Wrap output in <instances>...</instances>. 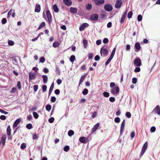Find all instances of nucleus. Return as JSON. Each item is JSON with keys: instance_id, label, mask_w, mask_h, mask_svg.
Returning a JSON list of instances; mask_svg holds the SVG:
<instances>
[{"instance_id": "37", "label": "nucleus", "mask_w": 160, "mask_h": 160, "mask_svg": "<svg viewBox=\"0 0 160 160\" xmlns=\"http://www.w3.org/2000/svg\"><path fill=\"white\" fill-rule=\"evenodd\" d=\"M132 14H133V13H132V11H131L129 12L128 14V18L129 19L131 18L132 17Z\"/></svg>"}, {"instance_id": "56", "label": "nucleus", "mask_w": 160, "mask_h": 160, "mask_svg": "<svg viewBox=\"0 0 160 160\" xmlns=\"http://www.w3.org/2000/svg\"><path fill=\"white\" fill-rule=\"evenodd\" d=\"M108 42V39L107 38H104L103 40V42L104 44H106Z\"/></svg>"}, {"instance_id": "40", "label": "nucleus", "mask_w": 160, "mask_h": 160, "mask_svg": "<svg viewBox=\"0 0 160 160\" xmlns=\"http://www.w3.org/2000/svg\"><path fill=\"white\" fill-rule=\"evenodd\" d=\"M103 13H102L100 14V18H103L106 16V12L105 11L102 12Z\"/></svg>"}, {"instance_id": "6", "label": "nucleus", "mask_w": 160, "mask_h": 160, "mask_svg": "<svg viewBox=\"0 0 160 160\" xmlns=\"http://www.w3.org/2000/svg\"><path fill=\"white\" fill-rule=\"evenodd\" d=\"M90 18L91 21H95L98 20V16L97 14H93L90 16Z\"/></svg>"}, {"instance_id": "49", "label": "nucleus", "mask_w": 160, "mask_h": 160, "mask_svg": "<svg viewBox=\"0 0 160 160\" xmlns=\"http://www.w3.org/2000/svg\"><path fill=\"white\" fill-rule=\"evenodd\" d=\"M17 88H13L10 91V93H13L16 91Z\"/></svg>"}, {"instance_id": "52", "label": "nucleus", "mask_w": 160, "mask_h": 160, "mask_svg": "<svg viewBox=\"0 0 160 160\" xmlns=\"http://www.w3.org/2000/svg\"><path fill=\"white\" fill-rule=\"evenodd\" d=\"M126 116L128 118H130L131 117V115L130 112H127L126 113Z\"/></svg>"}, {"instance_id": "23", "label": "nucleus", "mask_w": 160, "mask_h": 160, "mask_svg": "<svg viewBox=\"0 0 160 160\" xmlns=\"http://www.w3.org/2000/svg\"><path fill=\"white\" fill-rule=\"evenodd\" d=\"M11 129L10 126H8L7 128V134L8 136H10L11 134Z\"/></svg>"}, {"instance_id": "30", "label": "nucleus", "mask_w": 160, "mask_h": 160, "mask_svg": "<svg viewBox=\"0 0 160 160\" xmlns=\"http://www.w3.org/2000/svg\"><path fill=\"white\" fill-rule=\"evenodd\" d=\"M59 45V43L58 42H55L53 44V47L54 48L58 47Z\"/></svg>"}, {"instance_id": "7", "label": "nucleus", "mask_w": 160, "mask_h": 160, "mask_svg": "<svg viewBox=\"0 0 160 160\" xmlns=\"http://www.w3.org/2000/svg\"><path fill=\"white\" fill-rule=\"evenodd\" d=\"M122 4V0H116L115 7L117 8H120Z\"/></svg>"}, {"instance_id": "13", "label": "nucleus", "mask_w": 160, "mask_h": 160, "mask_svg": "<svg viewBox=\"0 0 160 160\" xmlns=\"http://www.w3.org/2000/svg\"><path fill=\"white\" fill-rule=\"evenodd\" d=\"M29 81L34 80L36 78V75L34 73L32 72H30L29 74Z\"/></svg>"}, {"instance_id": "50", "label": "nucleus", "mask_w": 160, "mask_h": 160, "mask_svg": "<svg viewBox=\"0 0 160 160\" xmlns=\"http://www.w3.org/2000/svg\"><path fill=\"white\" fill-rule=\"evenodd\" d=\"M140 71V68L139 67H136L135 69L134 70V71L135 72H139Z\"/></svg>"}, {"instance_id": "51", "label": "nucleus", "mask_w": 160, "mask_h": 160, "mask_svg": "<svg viewBox=\"0 0 160 160\" xmlns=\"http://www.w3.org/2000/svg\"><path fill=\"white\" fill-rule=\"evenodd\" d=\"M56 98L54 96L51 97V101L52 102H54L56 101Z\"/></svg>"}, {"instance_id": "10", "label": "nucleus", "mask_w": 160, "mask_h": 160, "mask_svg": "<svg viewBox=\"0 0 160 160\" xmlns=\"http://www.w3.org/2000/svg\"><path fill=\"white\" fill-rule=\"evenodd\" d=\"M141 46L139 42H136L135 44V51L136 52H138L140 50Z\"/></svg>"}, {"instance_id": "55", "label": "nucleus", "mask_w": 160, "mask_h": 160, "mask_svg": "<svg viewBox=\"0 0 160 160\" xmlns=\"http://www.w3.org/2000/svg\"><path fill=\"white\" fill-rule=\"evenodd\" d=\"M45 59L44 57H42L40 58V62L43 63L45 61Z\"/></svg>"}, {"instance_id": "24", "label": "nucleus", "mask_w": 160, "mask_h": 160, "mask_svg": "<svg viewBox=\"0 0 160 160\" xmlns=\"http://www.w3.org/2000/svg\"><path fill=\"white\" fill-rule=\"evenodd\" d=\"M6 137L5 136H3L2 137L1 141L3 145H4L6 142Z\"/></svg>"}, {"instance_id": "42", "label": "nucleus", "mask_w": 160, "mask_h": 160, "mask_svg": "<svg viewBox=\"0 0 160 160\" xmlns=\"http://www.w3.org/2000/svg\"><path fill=\"white\" fill-rule=\"evenodd\" d=\"M120 119L119 117H117L115 118L114 119V121L116 123H119L120 122Z\"/></svg>"}, {"instance_id": "63", "label": "nucleus", "mask_w": 160, "mask_h": 160, "mask_svg": "<svg viewBox=\"0 0 160 160\" xmlns=\"http://www.w3.org/2000/svg\"><path fill=\"white\" fill-rule=\"evenodd\" d=\"M6 118V117L5 115H2L0 116V119L2 120H5Z\"/></svg>"}, {"instance_id": "27", "label": "nucleus", "mask_w": 160, "mask_h": 160, "mask_svg": "<svg viewBox=\"0 0 160 160\" xmlns=\"http://www.w3.org/2000/svg\"><path fill=\"white\" fill-rule=\"evenodd\" d=\"M83 44L84 48H86L88 46V41L86 39L83 40Z\"/></svg>"}, {"instance_id": "38", "label": "nucleus", "mask_w": 160, "mask_h": 160, "mask_svg": "<svg viewBox=\"0 0 160 160\" xmlns=\"http://www.w3.org/2000/svg\"><path fill=\"white\" fill-rule=\"evenodd\" d=\"M26 147V144L24 143H22L20 148L22 150H24Z\"/></svg>"}, {"instance_id": "26", "label": "nucleus", "mask_w": 160, "mask_h": 160, "mask_svg": "<svg viewBox=\"0 0 160 160\" xmlns=\"http://www.w3.org/2000/svg\"><path fill=\"white\" fill-rule=\"evenodd\" d=\"M86 75H83L81 77L79 82V84H81L83 82V80L86 77Z\"/></svg>"}, {"instance_id": "47", "label": "nucleus", "mask_w": 160, "mask_h": 160, "mask_svg": "<svg viewBox=\"0 0 160 160\" xmlns=\"http://www.w3.org/2000/svg\"><path fill=\"white\" fill-rule=\"evenodd\" d=\"M142 19V17L140 14L138 16L137 19L138 21H141Z\"/></svg>"}, {"instance_id": "54", "label": "nucleus", "mask_w": 160, "mask_h": 160, "mask_svg": "<svg viewBox=\"0 0 160 160\" xmlns=\"http://www.w3.org/2000/svg\"><path fill=\"white\" fill-rule=\"evenodd\" d=\"M54 120V118L53 117H51L49 119L48 122L50 123H52Z\"/></svg>"}, {"instance_id": "25", "label": "nucleus", "mask_w": 160, "mask_h": 160, "mask_svg": "<svg viewBox=\"0 0 160 160\" xmlns=\"http://www.w3.org/2000/svg\"><path fill=\"white\" fill-rule=\"evenodd\" d=\"M92 5L90 3L88 4L86 6V9L88 10H90L92 8Z\"/></svg>"}, {"instance_id": "17", "label": "nucleus", "mask_w": 160, "mask_h": 160, "mask_svg": "<svg viewBox=\"0 0 160 160\" xmlns=\"http://www.w3.org/2000/svg\"><path fill=\"white\" fill-rule=\"evenodd\" d=\"M21 119L20 118H18L14 122L13 125V128H14V127H16L18 124L20 123L21 122Z\"/></svg>"}, {"instance_id": "2", "label": "nucleus", "mask_w": 160, "mask_h": 160, "mask_svg": "<svg viewBox=\"0 0 160 160\" xmlns=\"http://www.w3.org/2000/svg\"><path fill=\"white\" fill-rule=\"evenodd\" d=\"M134 64L136 67H139L142 64L141 60L139 57H137L134 61Z\"/></svg>"}, {"instance_id": "46", "label": "nucleus", "mask_w": 160, "mask_h": 160, "mask_svg": "<svg viewBox=\"0 0 160 160\" xmlns=\"http://www.w3.org/2000/svg\"><path fill=\"white\" fill-rule=\"evenodd\" d=\"M156 130V128L154 126H152L150 128V132H155Z\"/></svg>"}, {"instance_id": "48", "label": "nucleus", "mask_w": 160, "mask_h": 160, "mask_svg": "<svg viewBox=\"0 0 160 160\" xmlns=\"http://www.w3.org/2000/svg\"><path fill=\"white\" fill-rule=\"evenodd\" d=\"M47 89V87L46 85H44L42 86V89L43 92H45Z\"/></svg>"}, {"instance_id": "35", "label": "nucleus", "mask_w": 160, "mask_h": 160, "mask_svg": "<svg viewBox=\"0 0 160 160\" xmlns=\"http://www.w3.org/2000/svg\"><path fill=\"white\" fill-rule=\"evenodd\" d=\"M126 16H124V15H122L121 19L120 20V23L121 24H122L123 23L124 21L126 18Z\"/></svg>"}, {"instance_id": "59", "label": "nucleus", "mask_w": 160, "mask_h": 160, "mask_svg": "<svg viewBox=\"0 0 160 160\" xmlns=\"http://www.w3.org/2000/svg\"><path fill=\"white\" fill-rule=\"evenodd\" d=\"M38 138V135L36 133H34L33 135L32 139L33 140L36 139Z\"/></svg>"}, {"instance_id": "34", "label": "nucleus", "mask_w": 160, "mask_h": 160, "mask_svg": "<svg viewBox=\"0 0 160 160\" xmlns=\"http://www.w3.org/2000/svg\"><path fill=\"white\" fill-rule=\"evenodd\" d=\"M13 11V10H12V9H11L8 12L7 17V18H8L10 17L11 15H12Z\"/></svg>"}, {"instance_id": "4", "label": "nucleus", "mask_w": 160, "mask_h": 160, "mask_svg": "<svg viewBox=\"0 0 160 160\" xmlns=\"http://www.w3.org/2000/svg\"><path fill=\"white\" fill-rule=\"evenodd\" d=\"M148 144L147 142H146L143 145L141 150L140 156H142L145 152L148 147Z\"/></svg>"}, {"instance_id": "18", "label": "nucleus", "mask_w": 160, "mask_h": 160, "mask_svg": "<svg viewBox=\"0 0 160 160\" xmlns=\"http://www.w3.org/2000/svg\"><path fill=\"white\" fill-rule=\"evenodd\" d=\"M99 126V124L98 123H97L95 125H94L92 129V132H95L96 130L98 128Z\"/></svg>"}, {"instance_id": "21", "label": "nucleus", "mask_w": 160, "mask_h": 160, "mask_svg": "<svg viewBox=\"0 0 160 160\" xmlns=\"http://www.w3.org/2000/svg\"><path fill=\"white\" fill-rule=\"evenodd\" d=\"M52 8L55 12H58L59 9L56 4H54L53 5Z\"/></svg>"}, {"instance_id": "33", "label": "nucleus", "mask_w": 160, "mask_h": 160, "mask_svg": "<svg viewBox=\"0 0 160 160\" xmlns=\"http://www.w3.org/2000/svg\"><path fill=\"white\" fill-rule=\"evenodd\" d=\"M88 90L87 89L85 88L83 89L82 91V93L84 95H86L88 93Z\"/></svg>"}, {"instance_id": "61", "label": "nucleus", "mask_w": 160, "mask_h": 160, "mask_svg": "<svg viewBox=\"0 0 160 160\" xmlns=\"http://www.w3.org/2000/svg\"><path fill=\"white\" fill-rule=\"evenodd\" d=\"M7 22V20L6 18H3L2 20V23L3 24H5Z\"/></svg>"}, {"instance_id": "32", "label": "nucleus", "mask_w": 160, "mask_h": 160, "mask_svg": "<svg viewBox=\"0 0 160 160\" xmlns=\"http://www.w3.org/2000/svg\"><path fill=\"white\" fill-rule=\"evenodd\" d=\"M46 108L47 111H49L51 109V106L49 104H47L46 106Z\"/></svg>"}, {"instance_id": "5", "label": "nucleus", "mask_w": 160, "mask_h": 160, "mask_svg": "<svg viewBox=\"0 0 160 160\" xmlns=\"http://www.w3.org/2000/svg\"><path fill=\"white\" fill-rule=\"evenodd\" d=\"M104 8L105 10L108 12L111 11L113 9L112 5L111 4H107L104 6Z\"/></svg>"}, {"instance_id": "43", "label": "nucleus", "mask_w": 160, "mask_h": 160, "mask_svg": "<svg viewBox=\"0 0 160 160\" xmlns=\"http://www.w3.org/2000/svg\"><path fill=\"white\" fill-rule=\"evenodd\" d=\"M69 147L68 146H66L64 148L63 150L67 152L69 150Z\"/></svg>"}, {"instance_id": "62", "label": "nucleus", "mask_w": 160, "mask_h": 160, "mask_svg": "<svg viewBox=\"0 0 160 160\" xmlns=\"http://www.w3.org/2000/svg\"><path fill=\"white\" fill-rule=\"evenodd\" d=\"M100 59V56L98 55H96L94 58V60L96 61H98Z\"/></svg>"}, {"instance_id": "22", "label": "nucleus", "mask_w": 160, "mask_h": 160, "mask_svg": "<svg viewBox=\"0 0 160 160\" xmlns=\"http://www.w3.org/2000/svg\"><path fill=\"white\" fill-rule=\"evenodd\" d=\"M79 141L82 143H85L86 142L85 138L84 137H81L79 139Z\"/></svg>"}, {"instance_id": "44", "label": "nucleus", "mask_w": 160, "mask_h": 160, "mask_svg": "<svg viewBox=\"0 0 160 160\" xmlns=\"http://www.w3.org/2000/svg\"><path fill=\"white\" fill-rule=\"evenodd\" d=\"M33 115L34 117L36 119H37L38 118V113L36 112H33Z\"/></svg>"}, {"instance_id": "45", "label": "nucleus", "mask_w": 160, "mask_h": 160, "mask_svg": "<svg viewBox=\"0 0 160 160\" xmlns=\"http://www.w3.org/2000/svg\"><path fill=\"white\" fill-rule=\"evenodd\" d=\"M17 86L19 90L21 88V83L20 81H18L17 82Z\"/></svg>"}, {"instance_id": "39", "label": "nucleus", "mask_w": 160, "mask_h": 160, "mask_svg": "<svg viewBox=\"0 0 160 160\" xmlns=\"http://www.w3.org/2000/svg\"><path fill=\"white\" fill-rule=\"evenodd\" d=\"M26 127L29 129H30L32 128V124L31 123L27 124L26 126Z\"/></svg>"}, {"instance_id": "15", "label": "nucleus", "mask_w": 160, "mask_h": 160, "mask_svg": "<svg viewBox=\"0 0 160 160\" xmlns=\"http://www.w3.org/2000/svg\"><path fill=\"white\" fill-rule=\"evenodd\" d=\"M64 3L67 6H71L72 4L71 0H63Z\"/></svg>"}, {"instance_id": "57", "label": "nucleus", "mask_w": 160, "mask_h": 160, "mask_svg": "<svg viewBox=\"0 0 160 160\" xmlns=\"http://www.w3.org/2000/svg\"><path fill=\"white\" fill-rule=\"evenodd\" d=\"M131 48L129 44H127L126 46V50L127 51H129Z\"/></svg>"}, {"instance_id": "41", "label": "nucleus", "mask_w": 160, "mask_h": 160, "mask_svg": "<svg viewBox=\"0 0 160 160\" xmlns=\"http://www.w3.org/2000/svg\"><path fill=\"white\" fill-rule=\"evenodd\" d=\"M103 94L104 96L106 98H108L109 97V93L108 92H103Z\"/></svg>"}, {"instance_id": "60", "label": "nucleus", "mask_w": 160, "mask_h": 160, "mask_svg": "<svg viewBox=\"0 0 160 160\" xmlns=\"http://www.w3.org/2000/svg\"><path fill=\"white\" fill-rule=\"evenodd\" d=\"M109 100L110 102H112L115 101V98L113 97H111L110 98Z\"/></svg>"}, {"instance_id": "28", "label": "nucleus", "mask_w": 160, "mask_h": 160, "mask_svg": "<svg viewBox=\"0 0 160 160\" xmlns=\"http://www.w3.org/2000/svg\"><path fill=\"white\" fill-rule=\"evenodd\" d=\"M56 74L59 75L60 74V71L58 67L57 66H56Z\"/></svg>"}, {"instance_id": "53", "label": "nucleus", "mask_w": 160, "mask_h": 160, "mask_svg": "<svg viewBox=\"0 0 160 160\" xmlns=\"http://www.w3.org/2000/svg\"><path fill=\"white\" fill-rule=\"evenodd\" d=\"M34 91L36 92L38 88V85H35L33 86Z\"/></svg>"}, {"instance_id": "14", "label": "nucleus", "mask_w": 160, "mask_h": 160, "mask_svg": "<svg viewBox=\"0 0 160 160\" xmlns=\"http://www.w3.org/2000/svg\"><path fill=\"white\" fill-rule=\"evenodd\" d=\"M119 91V88L118 87H116L115 88V90L112 89L111 90V92L113 94H115L118 93Z\"/></svg>"}, {"instance_id": "3", "label": "nucleus", "mask_w": 160, "mask_h": 160, "mask_svg": "<svg viewBox=\"0 0 160 160\" xmlns=\"http://www.w3.org/2000/svg\"><path fill=\"white\" fill-rule=\"evenodd\" d=\"M47 16V20H46L48 23L50 24L52 22V17L50 11L49 10H47L46 12Z\"/></svg>"}, {"instance_id": "11", "label": "nucleus", "mask_w": 160, "mask_h": 160, "mask_svg": "<svg viewBox=\"0 0 160 160\" xmlns=\"http://www.w3.org/2000/svg\"><path fill=\"white\" fill-rule=\"evenodd\" d=\"M89 26V24L87 23H84L82 24L79 27V31H80L83 30L86 27Z\"/></svg>"}, {"instance_id": "36", "label": "nucleus", "mask_w": 160, "mask_h": 160, "mask_svg": "<svg viewBox=\"0 0 160 160\" xmlns=\"http://www.w3.org/2000/svg\"><path fill=\"white\" fill-rule=\"evenodd\" d=\"M45 25V23L44 22H42L39 27L38 28V29L39 30L41 29Z\"/></svg>"}, {"instance_id": "1", "label": "nucleus", "mask_w": 160, "mask_h": 160, "mask_svg": "<svg viewBox=\"0 0 160 160\" xmlns=\"http://www.w3.org/2000/svg\"><path fill=\"white\" fill-rule=\"evenodd\" d=\"M105 46V45H104V46L101 49L100 51V53L101 55H102L104 57L107 56L109 53L108 49L104 48Z\"/></svg>"}, {"instance_id": "8", "label": "nucleus", "mask_w": 160, "mask_h": 160, "mask_svg": "<svg viewBox=\"0 0 160 160\" xmlns=\"http://www.w3.org/2000/svg\"><path fill=\"white\" fill-rule=\"evenodd\" d=\"M152 112L155 114H158L159 115L160 114V107L158 105L153 110Z\"/></svg>"}, {"instance_id": "19", "label": "nucleus", "mask_w": 160, "mask_h": 160, "mask_svg": "<svg viewBox=\"0 0 160 160\" xmlns=\"http://www.w3.org/2000/svg\"><path fill=\"white\" fill-rule=\"evenodd\" d=\"M70 12L73 13H76L77 12V9L76 8L71 7L70 8Z\"/></svg>"}, {"instance_id": "58", "label": "nucleus", "mask_w": 160, "mask_h": 160, "mask_svg": "<svg viewBox=\"0 0 160 160\" xmlns=\"http://www.w3.org/2000/svg\"><path fill=\"white\" fill-rule=\"evenodd\" d=\"M137 79L136 78H132V83L133 84H136L137 82Z\"/></svg>"}, {"instance_id": "12", "label": "nucleus", "mask_w": 160, "mask_h": 160, "mask_svg": "<svg viewBox=\"0 0 160 160\" xmlns=\"http://www.w3.org/2000/svg\"><path fill=\"white\" fill-rule=\"evenodd\" d=\"M97 5H99L103 4L105 2L104 0H92Z\"/></svg>"}, {"instance_id": "16", "label": "nucleus", "mask_w": 160, "mask_h": 160, "mask_svg": "<svg viewBox=\"0 0 160 160\" xmlns=\"http://www.w3.org/2000/svg\"><path fill=\"white\" fill-rule=\"evenodd\" d=\"M40 5L39 4H36L35 5V12H39L40 11Z\"/></svg>"}, {"instance_id": "31", "label": "nucleus", "mask_w": 160, "mask_h": 160, "mask_svg": "<svg viewBox=\"0 0 160 160\" xmlns=\"http://www.w3.org/2000/svg\"><path fill=\"white\" fill-rule=\"evenodd\" d=\"M75 59V57L74 55H72L71 56L70 58V61L72 62H74Z\"/></svg>"}, {"instance_id": "20", "label": "nucleus", "mask_w": 160, "mask_h": 160, "mask_svg": "<svg viewBox=\"0 0 160 160\" xmlns=\"http://www.w3.org/2000/svg\"><path fill=\"white\" fill-rule=\"evenodd\" d=\"M42 77L43 78V83L45 84H46L48 82V77L46 75H43Z\"/></svg>"}, {"instance_id": "29", "label": "nucleus", "mask_w": 160, "mask_h": 160, "mask_svg": "<svg viewBox=\"0 0 160 160\" xmlns=\"http://www.w3.org/2000/svg\"><path fill=\"white\" fill-rule=\"evenodd\" d=\"M74 134V132L72 130H70L68 132V135L70 137H71Z\"/></svg>"}, {"instance_id": "64", "label": "nucleus", "mask_w": 160, "mask_h": 160, "mask_svg": "<svg viewBox=\"0 0 160 160\" xmlns=\"http://www.w3.org/2000/svg\"><path fill=\"white\" fill-rule=\"evenodd\" d=\"M8 44L9 45L12 46L14 44V42L12 40H10L8 41Z\"/></svg>"}, {"instance_id": "9", "label": "nucleus", "mask_w": 160, "mask_h": 160, "mask_svg": "<svg viewBox=\"0 0 160 160\" xmlns=\"http://www.w3.org/2000/svg\"><path fill=\"white\" fill-rule=\"evenodd\" d=\"M125 125V120L124 119L123 120V121L122 122V123L121 124V128H120V135H122L123 132L124 130V128Z\"/></svg>"}]
</instances>
